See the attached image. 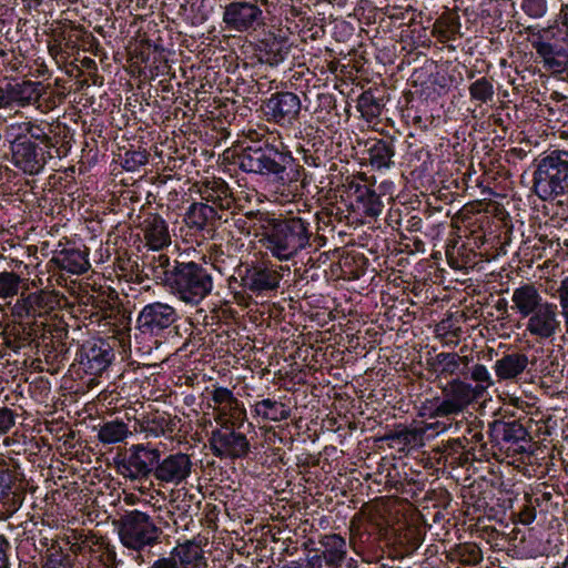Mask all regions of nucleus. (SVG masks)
Segmentation results:
<instances>
[{
    "instance_id": "nucleus-1",
    "label": "nucleus",
    "mask_w": 568,
    "mask_h": 568,
    "mask_svg": "<svg viewBox=\"0 0 568 568\" xmlns=\"http://www.w3.org/2000/svg\"><path fill=\"white\" fill-rule=\"evenodd\" d=\"M467 376L475 383L453 378L442 387V396L426 399L419 407L418 416L437 418L454 417L462 414L470 404L481 398L495 383L484 364L467 365Z\"/></svg>"
},
{
    "instance_id": "nucleus-2",
    "label": "nucleus",
    "mask_w": 568,
    "mask_h": 568,
    "mask_svg": "<svg viewBox=\"0 0 568 568\" xmlns=\"http://www.w3.org/2000/svg\"><path fill=\"white\" fill-rule=\"evenodd\" d=\"M162 281L180 301L192 305L202 302L213 290L211 273L195 262L174 261Z\"/></svg>"
},
{
    "instance_id": "nucleus-3",
    "label": "nucleus",
    "mask_w": 568,
    "mask_h": 568,
    "mask_svg": "<svg viewBox=\"0 0 568 568\" xmlns=\"http://www.w3.org/2000/svg\"><path fill=\"white\" fill-rule=\"evenodd\" d=\"M310 223L300 216L275 220L265 233L266 248L280 261H287L310 245Z\"/></svg>"
},
{
    "instance_id": "nucleus-4",
    "label": "nucleus",
    "mask_w": 568,
    "mask_h": 568,
    "mask_svg": "<svg viewBox=\"0 0 568 568\" xmlns=\"http://www.w3.org/2000/svg\"><path fill=\"white\" fill-rule=\"evenodd\" d=\"M116 527L122 545L135 551L160 544L163 534L150 515L138 509L123 514Z\"/></svg>"
},
{
    "instance_id": "nucleus-5",
    "label": "nucleus",
    "mask_w": 568,
    "mask_h": 568,
    "mask_svg": "<svg viewBox=\"0 0 568 568\" xmlns=\"http://www.w3.org/2000/svg\"><path fill=\"white\" fill-rule=\"evenodd\" d=\"M534 189L541 200L555 199L568 191V152L554 151L539 162Z\"/></svg>"
},
{
    "instance_id": "nucleus-6",
    "label": "nucleus",
    "mask_w": 568,
    "mask_h": 568,
    "mask_svg": "<svg viewBox=\"0 0 568 568\" xmlns=\"http://www.w3.org/2000/svg\"><path fill=\"white\" fill-rule=\"evenodd\" d=\"M160 457V449L150 443L133 444L122 458L115 459V467L130 481H145L151 477L155 478Z\"/></svg>"
},
{
    "instance_id": "nucleus-7",
    "label": "nucleus",
    "mask_w": 568,
    "mask_h": 568,
    "mask_svg": "<svg viewBox=\"0 0 568 568\" xmlns=\"http://www.w3.org/2000/svg\"><path fill=\"white\" fill-rule=\"evenodd\" d=\"M180 316L178 310L163 302H152L143 306L136 318V328L144 335L162 337L170 333Z\"/></svg>"
},
{
    "instance_id": "nucleus-8",
    "label": "nucleus",
    "mask_w": 568,
    "mask_h": 568,
    "mask_svg": "<svg viewBox=\"0 0 568 568\" xmlns=\"http://www.w3.org/2000/svg\"><path fill=\"white\" fill-rule=\"evenodd\" d=\"M222 21L235 32H252L265 26L263 10L257 2L234 0L223 7Z\"/></svg>"
},
{
    "instance_id": "nucleus-9",
    "label": "nucleus",
    "mask_w": 568,
    "mask_h": 568,
    "mask_svg": "<svg viewBox=\"0 0 568 568\" xmlns=\"http://www.w3.org/2000/svg\"><path fill=\"white\" fill-rule=\"evenodd\" d=\"M237 426L223 425L212 432L210 449L220 459H242L250 450L251 444L246 435L237 430Z\"/></svg>"
},
{
    "instance_id": "nucleus-10",
    "label": "nucleus",
    "mask_w": 568,
    "mask_h": 568,
    "mask_svg": "<svg viewBox=\"0 0 568 568\" xmlns=\"http://www.w3.org/2000/svg\"><path fill=\"white\" fill-rule=\"evenodd\" d=\"M286 154L275 149L273 144L253 148L246 146L239 155L240 168L251 173H274L277 174L284 170Z\"/></svg>"
},
{
    "instance_id": "nucleus-11",
    "label": "nucleus",
    "mask_w": 568,
    "mask_h": 568,
    "mask_svg": "<svg viewBox=\"0 0 568 568\" xmlns=\"http://www.w3.org/2000/svg\"><path fill=\"white\" fill-rule=\"evenodd\" d=\"M561 317L558 305L547 301L527 317L525 331L538 339H551L561 331Z\"/></svg>"
},
{
    "instance_id": "nucleus-12",
    "label": "nucleus",
    "mask_w": 568,
    "mask_h": 568,
    "mask_svg": "<svg viewBox=\"0 0 568 568\" xmlns=\"http://www.w3.org/2000/svg\"><path fill=\"white\" fill-rule=\"evenodd\" d=\"M115 354L110 343L102 338L89 339L82 344L79 364L89 375H101L111 365Z\"/></svg>"
},
{
    "instance_id": "nucleus-13",
    "label": "nucleus",
    "mask_w": 568,
    "mask_h": 568,
    "mask_svg": "<svg viewBox=\"0 0 568 568\" xmlns=\"http://www.w3.org/2000/svg\"><path fill=\"white\" fill-rule=\"evenodd\" d=\"M215 420L221 425L241 427L246 420V410L243 404L226 387H214L211 393Z\"/></svg>"
},
{
    "instance_id": "nucleus-14",
    "label": "nucleus",
    "mask_w": 568,
    "mask_h": 568,
    "mask_svg": "<svg viewBox=\"0 0 568 568\" xmlns=\"http://www.w3.org/2000/svg\"><path fill=\"white\" fill-rule=\"evenodd\" d=\"M42 83L24 80L0 87V109L26 108L42 97Z\"/></svg>"
},
{
    "instance_id": "nucleus-15",
    "label": "nucleus",
    "mask_w": 568,
    "mask_h": 568,
    "mask_svg": "<svg viewBox=\"0 0 568 568\" xmlns=\"http://www.w3.org/2000/svg\"><path fill=\"white\" fill-rule=\"evenodd\" d=\"M473 363L469 356H462L456 352H440L426 359V369L436 378L467 377V365Z\"/></svg>"
},
{
    "instance_id": "nucleus-16",
    "label": "nucleus",
    "mask_w": 568,
    "mask_h": 568,
    "mask_svg": "<svg viewBox=\"0 0 568 568\" xmlns=\"http://www.w3.org/2000/svg\"><path fill=\"white\" fill-rule=\"evenodd\" d=\"M262 110L268 120H273L282 125L292 123L300 114L301 100L293 92H277L264 101Z\"/></svg>"
},
{
    "instance_id": "nucleus-17",
    "label": "nucleus",
    "mask_w": 568,
    "mask_h": 568,
    "mask_svg": "<svg viewBox=\"0 0 568 568\" xmlns=\"http://www.w3.org/2000/svg\"><path fill=\"white\" fill-rule=\"evenodd\" d=\"M490 435L500 439L513 454H524L531 440L528 430L518 420H494L489 424Z\"/></svg>"
},
{
    "instance_id": "nucleus-18",
    "label": "nucleus",
    "mask_w": 568,
    "mask_h": 568,
    "mask_svg": "<svg viewBox=\"0 0 568 568\" xmlns=\"http://www.w3.org/2000/svg\"><path fill=\"white\" fill-rule=\"evenodd\" d=\"M193 463L187 454L174 453L159 458L155 479L162 484L175 486L185 481L192 471Z\"/></svg>"
},
{
    "instance_id": "nucleus-19",
    "label": "nucleus",
    "mask_w": 568,
    "mask_h": 568,
    "mask_svg": "<svg viewBox=\"0 0 568 568\" xmlns=\"http://www.w3.org/2000/svg\"><path fill=\"white\" fill-rule=\"evenodd\" d=\"M281 280L280 271L266 264L247 266L241 276L242 286L254 294L277 290Z\"/></svg>"
},
{
    "instance_id": "nucleus-20",
    "label": "nucleus",
    "mask_w": 568,
    "mask_h": 568,
    "mask_svg": "<svg viewBox=\"0 0 568 568\" xmlns=\"http://www.w3.org/2000/svg\"><path fill=\"white\" fill-rule=\"evenodd\" d=\"M201 199L219 209L221 212L231 210L235 203L233 192L221 178H212L202 181L199 185Z\"/></svg>"
},
{
    "instance_id": "nucleus-21",
    "label": "nucleus",
    "mask_w": 568,
    "mask_h": 568,
    "mask_svg": "<svg viewBox=\"0 0 568 568\" xmlns=\"http://www.w3.org/2000/svg\"><path fill=\"white\" fill-rule=\"evenodd\" d=\"M546 301L535 283H523L513 291L511 310L523 318H527Z\"/></svg>"
},
{
    "instance_id": "nucleus-22",
    "label": "nucleus",
    "mask_w": 568,
    "mask_h": 568,
    "mask_svg": "<svg viewBox=\"0 0 568 568\" xmlns=\"http://www.w3.org/2000/svg\"><path fill=\"white\" fill-rule=\"evenodd\" d=\"M348 190L351 196L354 199L352 203L354 210L362 211L365 216L369 217H375L381 214L383 203L373 186L352 181L348 184Z\"/></svg>"
},
{
    "instance_id": "nucleus-23",
    "label": "nucleus",
    "mask_w": 568,
    "mask_h": 568,
    "mask_svg": "<svg viewBox=\"0 0 568 568\" xmlns=\"http://www.w3.org/2000/svg\"><path fill=\"white\" fill-rule=\"evenodd\" d=\"M9 151L12 163L26 173L37 174L45 163L44 153L36 144H9Z\"/></svg>"
},
{
    "instance_id": "nucleus-24",
    "label": "nucleus",
    "mask_w": 568,
    "mask_h": 568,
    "mask_svg": "<svg viewBox=\"0 0 568 568\" xmlns=\"http://www.w3.org/2000/svg\"><path fill=\"white\" fill-rule=\"evenodd\" d=\"M317 551L321 560L324 559L331 568H338L347 556V544L344 537L338 534H325L318 538Z\"/></svg>"
},
{
    "instance_id": "nucleus-25",
    "label": "nucleus",
    "mask_w": 568,
    "mask_h": 568,
    "mask_svg": "<svg viewBox=\"0 0 568 568\" xmlns=\"http://www.w3.org/2000/svg\"><path fill=\"white\" fill-rule=\"evenodd\" d=\"M141 230L146 245L152 250L159 251L171 244L168 224L159 214H148Z\"/></svg>"
},
{
    "instance_id": "nucleus-26",
    "label": "nucleus",
    "mask_w": 568,
    "mask_h": 568,
    "mask_svg": "<svg viewBox=\"0 0 568 568\" xmlns=\"http://www.w3.org/2000/svg\"><path fill=\"white\" fill-rule=\"evenodd\" d=\"M50 263L71 274H83L90 268L87 250L75 247L55 252Z\"/></svg>"
},
{
    "instance_id": "nucleus-27",
    "label": "nucleus",
    "mask_w": 568,
    "mask_h": 568,
    "mask_svg": "<svg viewBox=\"0 0 568 568\" xmlns=\"http://www.w3.org/2000/svg\"><path fill=\"white\" fill-rule=\"evenodd\" d=\"M528 356L520 352L505 354L494 365L498 381H516L527 368Z\"/></svg>"
},
{
    "instance_id": "nucleus-28",
    "label": "nucleus",
    "mask_w": 568,
    "mask_h": 568,
    "mask_svg": "<svg viewBox=\"0 0 568 568\" xmlns=\"http://www.w3.org/2000/svg\"><path fill=\"white\" fill-rule=\"evenodd\" d=\"M17 463L13 459L9 462L0 459V503L8 505L7 510H16L21 504L19 496L12 493V487L17 479L16 468Z\"/></svg>"
},
{
    "instance_id": "nucleus-29",
    "label": "nucleus",
    "mask_w": 568,
    "mask_h": 568,
    "mask_svg": "<svg viewBox=\"0 0 568 568\" xmlns=\"http://www.w3.org/2000/svg\"><path fill=\"white\" fill-rule=\"evenodd\" d=\"M186 219L189 224L197 230H203L209 225L214 226L216 221L227 222L224 212L206 202L193 203L186 212Z\"/></svg>"
},
{
    "instance_id": "nucleus-30",
    "label": "nucleus",
    "mask_w": 568,
    "mask_h": 568,
    "mask_svg": "<svg viewBox=\"0 0 568 568\" xmlns=\"http://www.w3.org/2000/svg\"><path fill=\"white\" fill-rule=\"evenodd\" d=\"M180 423L181 419L178 416H171L166 413H156L143 419L141 430L154 437H172L173 434L180 430Z\"/></svg>"
},
{
    "instance_id": "nucleus-31",
    "label": "nucleus",
    "mask_w": 568,
    "mask_h": 568,
    "mask_svg": "<svg viewBox=\"0 0 568 568\" xmlns=\"http://www.w3.org/2000/svg\"><path fill=\"white\" fill-rule=\"evenodd\" d=\"M179 568H206V559L200 545L192 540L179 544L170 551Z\"/></svg>"
},
{
    "instance_id": "nucleus-32",
    "label": "nucleus",
    "mask_w": 568,
    "mask_h": 568,
    "mask_svg": "<svg viewBox=\"0 0 568 568\" xmlns=\"http://www.w3.org/2000/svg\"><path fill=\"white\" fill-rule=\"evenodd\" d=\"M258 50L263 61L270 65H277L287 57L290 52V44L287 43L286 38L268 33L260 41Z\"/></svg>"
},
{
    "instance_id": "nucleus-33",
    "label": "nucleus",
    "mask_w": 568,
    "mask_h": 568,
    "mask_svg": "<svg viewBox=\"0 0 568 568\" xmlns=\"http://www.w3.org/2000/svg\"><path fill=\"white\" fill-rule=\"evenodd\" d=\"M253 410L256 416L265 422L280 423L291 417L290 406L275 398L257 400L253 406Z\"/></svg>"
},
{
    "instance_id": "nucleus-34",
    "label": "nucleus",
    "mask_w": 568,
    "mask_h": 568,
    "mask_svg": "<svg viewBox=\"0 0 568 568\" xmlns=\"http://www.w3.org/2000/svg\"><path fill=\"white\" fill-rule=\"evenodd\" d=\"M114 161L126 171H134L148 162L149 152L141 144H123L118 148Z\"/></svg>"
},
{
    "instance_id": "nucleus-35",
    "label": "nucleus",
    "mask_w": 568,
    "mask_h": 568,
    "mask_svg": "<svg viewBox=\"0 0 568 568\" xmlns=\"http://www.w3.org/2000/svg\"><path fill=\"white\" fill-rule=\"evenodd\" d=\"M466 444L467 450L465 452V462L480 460L485 454L483 427L480 423H470L467 426L466 434L462 437Z\"/></svg>"
},
{
    "instance_id": "nucleus-36",
    "label": "nucleus",
    "mask_w": 568,
    "mask_h": 568,
    "mask_svg": "<svg viewBox=\"0 0 568 568\" xmlns=\"http://www.w3.org/2000/svg\"><path fill=\"white\" fill-rule=\"evenodd\" d=\"M23 290H28V278L13 271L0 272V300L6 305H11V301Z\"/></svg>"
},
{
    "instance_id": "nucleus-37",
    "label": "nucleus",
    "mask_w": 568,
    "mask_h": 568,
    "mask_svg": "<svg viewBox=\"0 0 568 568\" xmlns=\"http://www.w3.org/2000/svg\"><path fill=\"white\" fill-rule=\"evenodd\" d=\"M446 558L450 562H458L465 566H476L483 560V552L478 545L474 542L458 544L446 552Z\"/></svg>"
},
{
    "instance_id": "nucleus-38",
    "label": "nucleus",
    "mask_w": 568,
    "mask_h": 568,
    "mask_svg": "<svg viewBox=\"0 0 568 568\" xmlns=\"http://www.w3.org/2000/svg\"><path fill=\"white\" fill-rule=\"evenodd\" d=\"M131 435L128 424L119 419L105 422L98 429V439L103 445L123 443Z\"/></svg>"
},
{
    "instance_id": "nucleus-39",
    "label": "nucleus",
    "mask_w": 568,
    "mask_h": 568,
    "mask_svg": "<svg viewBox=\"0 0 568 568\" xmlns=\"http://www.w3.org/2000/svg\"><path fill=\"white\" fill-rule=\"evenodd\" d=\"M539 34L547 40L564 41L568 49V3L561 4L554 24L539 29Z\"/></svg>"
},
{
    "instance_id": "nucleus-40",
    "label": "nucleus",
    "mask_w": 568,
    "mask_h": 568,
    "mask_svg": "<svg viewBox=\"0 0 568 568\" xmlns=\"http://www.w3.org/2000/svg\"><path fill=\"white\" fill-rule=\"evenodd\" d=\"M425 430L419 428H409L399 425L394 430L389 432L385 438L403 446H420L423 445Z\"/></svg>"
},
{
    "instance_id": "nucleus-41",
    "label": "nucleus",
    "mask_w": 568,
    "mask_h": 568,
    "mask_svg": "<svg viewBox=\"0 0 568 568\" xmlns=\"http://www.w3.org/2000/svg\"><path fill=\"white\" fill-rule=\"evenodd\" d=\"M30 294L37 316L48 314L59 305V295L54 291L39 290Z\"/></svg>"
},
{
    "instance_id": "nucleus-42",
    "label": "nucleus",
    "mask_w": 568,
    "mask_h": 568,
    "mask_svg": "<svg viewBox=\"0 0 568 568\" xmlns=\"http://www.w3.org/2000/svg\"><path fill=\"white\" fill-rule=\"evenodd\" d=\"M469 95L478 105L491 103L495 97L493 82L485 77L477 79L469 85Z\"/></svg>"
},
{
    "instance_id": "nucleus-43",
    "label": "nucleus",
    "mask_w": 568,
    "mask_h": 568,
    "mask_svg": "<svg viewBox=\"0 0 568 568\" xmlns=\"http://www.w3.org/2000/svg\"><path fill=\"white\" fill-rule=\"evenodd\" d=\"M28 290H23L18 296L13 304L10 306V314L14 318L24 320V318H33L36 320L37 313L33 306V301L31 298L30 292Z\"/></svg>"
},
{
    "instance_id": "nucleus-44",
    "label": "nucleus",
    "mask_w": 568,
    "mask_h": 568,
    "mask_svg": "<svg viewBox=\"0 0 568 568\" xmlns=\"http://www.w3.org/2000/svg\"><path fill=\"white\" fill-rule=\"evenodd\" d=\"M383 104L371 90L364 91L357 100V109L367 120L377 118L382 113Z\"/></svg>"
},
{
    "instance_id": "nucleus-45",
    "label": "nucleus",
    "mask_w": 568,
    "mask_h": 568,
    "mask_svg": "<svg viewBox=\"0 0 568 568\" xmlns=\"http://www.w3.org/2000/svg\"><path fill=\"white\" fill-rule=\"evenodd\" d=\"M368 152L371 164L378 169L389 166L394 156L392 144H373Z\"/></svg>"
},
{
    "instance_id": "nucleus-46",
    "label": "nucleus",
    "mask_w": 568,
    "mask_h": 568,
    "mask_svg": "<svg viewBox=\"0 0 568 568\" xmlns=\"http://www.w3.org/2000/svg\"><path fill=\"white\" fill-rule=\"evenodd\" d=\"M82 303L87 306L90 305L95 310V312L91 314V317L95 316L97 321L111 318L114 313V308L111 306V304L106 300L100 298L99 296L88 295L85 296V301Z\"/></svg>"
},
{
    "instance_id": "nucleus-47",
    "label": "nucleus",
    "mask_w": 568,
    "mask_h": 568,
    "mask_svg": "<svg viewBox=\"0 0 568 568\" xmlns=\"http://www.w3.org/2000/svg\"><path fill=\"white\" fill-rule=\"evenodd\" d=\"M41 326L42 323L38 324L36 320H32L28 323L20 322L13 328L20 342L31 343L38 337V333L42 329Z\"/></svg>"
},
{
    "instance_id": "nucleus-48",
    "label": "nucleus",
    "mask_w": 568,
    "mask_h": 568,
    "mask_svg": "<svg viewBox=\"0 0 568 568\" xmlns=\"http://www.w3.org/2000/svg\"><path fill=\"white\" fill-rule=\"evenodd\" d=\"M67 352L68 348L65 347V344L62 342H59L57 345L47 344L42 351L45 363L51 366H54L53 371H55L59 367V364L63 361Z\"/></svg>"
},
{
    "instance_id": "nucleus-49",
    "label": "nucleus",
    "mask_w": 568,
    "mask_h": 568,
    "mask_svg": "<svg viewBox=\"0 0 568 568\" xmlns=\"http://www.w3.org/2000/svg\"><path fill=\"white\" fill-rule=\"evenodd\" d=\"M538 40L532 41V48L536 50L537 54L544 59V62L549 59L551 55H558L566 49L564 47H559L557 43H550V40L541 38L539 32L537 33Z\"/></svg>"
},
{
    "instance_id": "nucleus-50",
    "label": "nucleus",
    "mask_w": 568,
    "mask_h": 568,
    "mask_svg": "<svg viewBox=\"0 0 568 568\" xmlns=\"http://www.w3.org/2000/svg\"><path fill=\"white\" fill-rule=\"evenodd\" d=\"M520 8L525 14L532 19H541L547 14V0H521Z\"/></svg>"
},
{
    "instance_id": "nucleus-51",
    "label": "nucleus",
    "mask_w": 568,
    "mask_h": 568,
    "mask_svg": "<svg viewBox=\"0 0 568 568\" xmlns=\"http://www.w3.org/2000/svg\"><path fill=\"white\" fill-rule=\"evenodd\" d=\"M526 504L518 513V520L523 525H529L536 519V506H539V499L532 500L528 494L525 495Z\"/></svg>"
},
{
    "instance_id": "nucleus-52",
    "label": "nucleus",
    "mask_w": 568,
    "mask_h": 568,
    "mask_svg": "<svg viewBox=\"0 0 568 568\" xmlns=\"http://www.w3.org/2000/svg\"><path fill=\"white\" fill-rule=\"evenodd\" d=\"M435 28L438 29L440 36L450 40L459 32V19L458 17H448L445 20L437 21Z\"/></svg>"
},
{
    "instance_id": "nucleus-53",
    "label": "nucleus",
    "mask_w": 568,
    "mask_h": 568,
    "mask_svg": "<svg viewBox=\"0 0 568 568\" xmlns=\"http://www.w3.org/2000/svg\"><path fill=\"white\" fill-rule=\"evenodd\" d=\"M88 568H116L115 554L109 549L91 557Z\"/></svg>"
},
{
    "instance_id": "nucleus-54",
    "label": "nucleus",
    "mask_w": 568,
    "mask_h": 568,
    "mask_svg": "<svg viewBox=\"0 0 568 568\" xmlns=\"http://www.w3.org/2000/svg\"><path fill=\"white\" fill-rule=\"evenodd\" d=\"M559 307L564 318L566 333L568 334V276L565 277L557 288Z\"/></svg>"
},
{
    "instance_id": "nucleus-55",
    "label": "nucleus",
    "mask_w": 568,
    "mask_h": 568,
    "mask_svg": "<svg viewBox=\"0 0 568 568\" xmlns=\"http://www.w3.org/2000/svg\"><path fill=\"white\" fill-rule=\"evenodd\" d=\"M150 265L154 272V276L161 280L166 276V272L172 270L173 266V264H171L170 257L164 253H161L158 256H153Z\"/></svg>"
},
{
    "instance_id": "nucleus-56",
    "label": "nucleus",
    "mask_w": 568,
    "mask_h": 568,
    "mask_svg": "<svg viewBox=\"0 0 568 568\" xmlns=\"http://www.w3.org/2000/svg\"><path fill=\"white\" fill-rule=\"evenodd\" d=\"M18 414L9 407H0V434H7L14 425Z\"/></svg>"
},
{
    "instance_id": "nucleus-57",
    "label": "nucleus",
    "mask_w": 568,
    "mask_h": 568,
    "mask_svg": "<svg viewBox=\"0 0 568 568\" xmlns=\"http://www.w3.org/2000/svg\"><path fill=\"white\" fill-rule=\"evenodd\" d=\"M467 450L466 444H464V439L462 437L454 438L447 440V443L444 445V452L447 454H455L463 452V460L460 462L462 465H464L465 462V452Z\"/></svg>"
},
{
    "instance_id": "nucleus-58",
    "label": "nucleus",
    "mask_w": 568,
    "mask_h": 568,
    "mask_svg": "<svg viewBox=\"0 0 568 568\" xmlns=\"http://www.w3.org/2000/svg\"><path fill=\"white\" fill-rule=\"evenodd\" d=\"M281 568H322L321 565V557L320 556H313L306 561H290L285 565H283Z\"/></svg>"
},
{
    "instance_id": "nucleus-59",
    "label": "nucleus",
    "mask_w": 568,
    "mask_h": 568,
    "mask_svg": "<svg viewBox=\"0 0 568 568\" xmlns=\"http://www.w3.org/2000/svg\"><path fill=\"white\" fill-rule=\"evenodd\" d=\"M165 145L168 146L169 161L173 162L174 166H175L176 160L183 161L186 156V152L190 153V146H185V144H182L181 153H180V150L176 148V144H165Z\"/></svg>"
},
{
    "instance_id": "nucleus-60",
    "label": "nucleus",
    "mask_w": 568,
    "mask_h": 568,
    "mask_svg": "<svg viewBox=\"0 0 568 568\" xmlns=\"http://www.w3.org/2000/svg\"><path fill=\"white\" fill-rule=\"evenodd\" d=\"M429 419L428 417H426ZM440 417L435 418L434 423H425L423 427H419V430H425V434L428 430H435L437 434L446 432L452 424H446L445 422L439 420Z\"/></svg>"
},
{
    "instance_id": "nucleus-61",
    "label": "nucleus",
    "mask_w": 568,
    "mask_h": 568,
    "mask_svg": "<svg viewBox=\"0 0 568 568\" xmlns=\"http://www.w3.org/2000/svg\"><path fill=\"white\" fill-rule=\"evenodd\" d=\"M150 568H179V567H178V562L175 561L172 554L170 552V555L168 557H161V558L154 560V562L151 565Z\"/></svg>"
},
{
    "instance_id": "nucleus-62",
    "label": "nucleus",
    "mask_w": 568,
    "mask_h": 568,
    "mask_svg": "<svg viewBox=\"0 0 568 568\" xmlns=\"http://www.w3.org/2000/svg\"><path fill=\"white\" fill-rule=\"evenodd\" d=\"M527 152L521 148H511L505 151V159L508 163H516L517 160H523Z\"/></svg>"
},
{
    "instance_id": "nucleus-63",
    "label": "nucleus",
    "mask_w": 568,
    "mask_h": 568,
    "mask_svg": "<svg viewBox=\"0 0 568 568\" xmlns=\"http://www.w3.org/2000/svg\"><path fill=\"white\" fill-rule=\"evenodd\" d=\"M304 138L308 142H323V136L318 128L313 125H304Z\"/></svg>"
},
{
    "instance_id": "nucleus-64",
    "label": "nucleus",
    "mask_w": 568,
    "mask_h": 568,
    "mask_svg": "<svg viewBox=\"0 0 568 568\" xmlns=\"http://www.w3.org/2000/svg\"><path fill=\"white\" fill-rule=\"evenodd\" d=\"M545 65L551 70L561 71L564 70L566 63L556 59V55H551L549 59L545 61Z\"/></svg>"
}]
</instances>
